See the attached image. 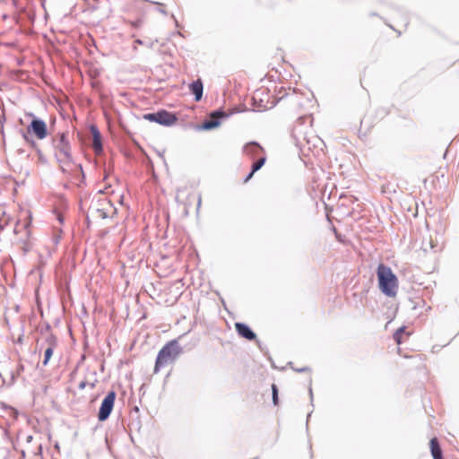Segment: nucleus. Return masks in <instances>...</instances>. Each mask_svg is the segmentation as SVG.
I'll use <instances>...</instances> for the list:
<instances>
[{"label":"nucleus","mask_w":459,"mask_h":459,"mask_svg":"<svg viewBox=\"0 0 459 459\" xmlns=\"http://www.w3.org/2000/svg\"><path fill=\"white\" fill-rule=\"evenodd\" d=\"M51 143L54 150V157L59 164L61 171L67 173L70 170L71 164L74 162L72 147L67 134L65 132L57 133L52 138Z\"/></svg>","instance_id":"f257e3e1"},{"label":"nucleus","mask_w":459,"mask_h":459,"mask_svg":"<svg viewBox=\"0 0 459 459\" xmlns=\"http://www.w3.org/2000/svg\"><path fill=\"white\" fill-rule=\"evenodd\" d=\"M183 351L178 340L174 339L166 343L159 351L156 358L154 373H158L161 368L173 362Z\"/></svg>","instance_id":"f03ea898"},{"label":"nucleus","mask_w":459,"mask_h":459,"mask_svg":"<svg viewBox=\"0 0 459 459\" xmlns=\"http://www.w3.org/2000/svg\"><path fill=\"white\" fill-rule=\"evenodd\" d=\"M378 284L381 291L387 297H394L397 292V277L391 268L380 264L377 267Z\"/></svg>","instance_id":"7ed1b4c3"},{"label":"nucleus","mask_w":459,"mask_h":459,"mask_svg":"<svg viewBox=\"0 0 459 459\" xmlns=\"http://www.w3.org/2000/svg\"><path fill=\"white\" fill-rule=\"evenodd\" d=\"M143 118L150 122H154L165 126H170L178 121L176 114L165 109H160L157 112L144 114Z\"/></svg>","instance_id":"20e7f679"},{"label":"nucleus","mask_w":459,"mask_h":459,"mask_svg":"<svg viewBox=\"0 0 459 459\" xmlns=\"http://www.w3.org/2000/svg\"><path fill=\"white\" fill-rule=\"evenodd\" d=\"M116 396V392L110 391L102 400L98 412V420L100 421H105L109 418L114 408Z\"/></svg>","instance_id":"39448f33"},{"label":"nucleus","mask_w":459,"mask_h":459,"mask_svg":"<svg viewBox=\"0 0 459 459\" xmlns=\"http://www.w3.org/2000/svg\"><path fill=\"white\" fill-rule=\"evenodd\" d=\"M32 120L27 126L29 134H34L38 139L42 140L48 136V126L44 120L30 114Z\"/></svg>","instance_id":"423d86ee"},{"label":"nucleus","mask_w":459,"mask_h":459,"mask_svg":"<svg viewBox=\"0 0 459 459\" xmlns=\"http://www.w3.org/2000/svg\"><path fill=\"white\" fill-rule=\"evenodd\" d=\"M226 117L227 115L222 110H214L210 114L209 117L203 122L201 128L206 131L216 128L220 126L221 120Z\"/></svg>","instance_id":"0eeeda50"},{"label":"nucleus","mask_w":459,"mask_h":459,"mask_svg":"<svg viewBox=\"0 0 459 459\" xmlns=\"http://www.w3.org/2000/svg\"><path fill=\"white\" fill-rule=\"evenodd\" d=\"M90 130L92 135V144L91 147L94 152L99 155L103 152V145L101 140V134L100 130L95 125H91L90 126Z\"/></svg>","instance_id":"6e6552de"},{"label":"nucleus","mask_w":459,"mask_h":459,"mask_svg":"<svg viewBox=\"0 0 459 459\" xmlns=\"http://www.w3.org/2000/svg\"><path fill=\"white\" fill-rule=\"evenodd\" d=\"M235 329L238 334L248 341H254L256 339L255 333L245 323H235Z\"/></svg>","instance_id":"1a4fd4ad"},{"label":"nucleus","mask_w":459,"mask_h":459,"mask_svg":"<svg viewBox=\"0 0 459 459\" xmlns=\"http://www.w3.org/2000/svg\"><path fill=\"white\" fill-rule=\"evenodd\" d=\"M244 152L252 159L260 157V153L264 152V149L256 142H250L243 148Z\"/></svg>","instance_id":"9d476101"},{"label":"nucleus","mask_w":459,"mask_h":459,"mask_svg":"<svg viewBox=\"0 0 459 459\" xmlns=\"http://www.w3.org/2000/svg\"><path fill=\"white\" fill-rule=\"evenodd\" d=\"M189 90L195 96V100L199 101L203 97L204 84L201 79H197L189 84Z\"/></svg>","instance_id":"9b49d317"},{"label":"nucleus","mask_w":459,"mask_h":459,"mask_svg":"<svg viewBox=\"0 0 459 459\" xmlns=\"http://www.w3.org/2000/svg\"><path fill=\"white\" fill-rule=\"evenodd\" d=\"M429 444L433 459H444L442 449L436 437L431 438Z\"/></svg>","instance_id":"f8f14e48"},{"label":"nucleus","mask_w":459,"mask_h":459,"mask_svg":"<svg viewBox=\"0 0 459 459\" xmlns=\"http://www.w3.org/2000/svg\"><path fill=\"white\" fill-rule=\"evenodd\" d=\"M252 100H253V106L255 108H256L258 111L262 110V109H267V108H271L273 107V105H271L270 107L267 105L268 104V101H266V103L264 102V100L263 99H259L258 100V94H255L253 96L252 98Z\"/></svg>","instance_id":"ddd939ff"},{"label":"nucleus","mask_w":459,"mask_h":459,"mask_svg":"<svg viewBox=\"0 0 459 459\" xmlns=\"http://www.w3.org/2000/svg\"><path fill=\"white\" fill-rule=\"evenodd\" d=\"M265 160H266V158L264 154L261 155L260 157H258L256 159V160H255L252 164L251 169L253 170V172L258 171L264 166V164L265 163Z\"/></svg>","instance_id":"4468645a"},{"label":"nucleus","mask_w":459,"mask_h":459,"mask_svg":"<svg viewBox=\"0 0 459 459\" xmlns=\"http://www.w3.org/2000/svg\"><path fill=\"white\" fill-rule=\"evenodd\" d=\"M372 126V123L371 121L369 120V117L368 116H365L361 120H360V129L359 131L361 132L363 127H365V132L363 133L364 135H366V134L368 133V131H369V129L371 128Z\"/></svg>","instance_id":"2eb2a0df"},{"label":"nucleus","mask_w":459,"mask_h":459,"mask_svg":"<svg viewBox=\"0 0 459 459\" xmlns=\"http://www.w3.org/2000/svg\"><path fill=\"white\" fill-rule=\"evenodd\" d=\"M22 136L23 140L34 150L39 147L38 143L29 135L28 131L27 132H22Z\"/></svg>","instance_id":"dca6fc26"},{"label":"nucleus","mask_w":459,"mask_h":459,"mask_svg":"<svg viewBox=\"0 0 459 459\" xmlns=\"http://www.w3.org/2000/svg\"><path fill=\"white\" fill-rule=\"evenodd\" d=\"M53 352H54V349H52V347H48L46 350H45V352H44V359L42 361V364L43 366H47L50 358L52 357L53 355Z\"/></svg>","instance_id":"f3484780"},{"label":"nucleus","mask_w":459,"mask_h":459,"mask_svg":"<svg viewBox=\"0 0 459 459\" xmlns=\"http://www.w3.org/2000/svg\"><path fill=\"white\" fill-rule=\"evenodd\" d=\"M272 399L274 405H277L279 403L278 387L275 384L272 385Z\"/></svg>","instance_id":"a211bd4d"},{"label":"nucleus","mask_w":459,"mask_h":459,"mask_svg":"<svg viewBox=\"0 0 459 459\" xmlns=\"http://www.w3.org/2000/svg\"><path fill=\"white\" fill-rule=\"evenodd\" d=\"M405 331V327L404 326H402L400 327L399 329H397V331L394 333V341L400 344L402 342V334Z\"/></svg>","instance_id":"6ab92c4d"},{"label":"nucleus","mask_w":459,"mask_h":459,"mask_svg":"<svg viewBox=\"0 0 459 459\" xmlns=\"http://www.w3.org/2000/svg\"><path fill=\"white\" fill-rule=\"evenodd\" d=\"M9 220V217H6V213L4 212L0 218V230H3L8 225Z\"/></svg>","instance_id":"aec40b11"},{"label":"nucleus","mask_w":459,"mask_h":459,"mask_svg":"<svg viewBox=\"0 0 459 459\" xmlns=\"http://www.w3.org/2000/svg\"><path fill=\"white\" fill-rule=\"evenodd\" d=\"M46 342L48 344V347H52V349H54L56 346V338L53 334H49L46 338Z\"/></svg>","instance_id":"412c9836"},{"label":"nucleus","mask_w":459,"mask_h":459,"mask_svg":"<svg viewBox=\"0 0 459 459\" xmlns=\"http://www.w3.org/2000/svg\"><path fill=\"white\" fill-rule=\"evenodd\" d=\"M35 151L37 152L39 162H41L43 164L47 163L48 162L47 158L42 153L41 150L38 147L37 149H35Z\"/></svg>","instance_id":"4be33fe9"},{"label":"nucleus","mask_w":459,"mask_h":459,"mask_svg":"<svg viewBox=\"0 0 459 459\" xmlns=\"http://www.w3.org/2000/svg\"><path fill=\"white\" fill-rule=\"evenodd\" d=\"M2 431H3V437L5 439H7V440L11 441L12 443H13V441L12 440V437L9 435V431L6 429H3ZM13 448L15 449V445L13 444Z\"/></svg>","instance_id":"5701e85b"},{"label":"nucleus","mask_w":459,"mask_h":459,"mask_svg":"<svg viewBox=\"0 0 459 459\" xmlns=\"http://www.w3.org/2000/svg\"><path fill=\"white\" fill-rule=\"evenodd\" d=\"M255 172H253V170L251 169V171L247 175V177L245 178L244 179V183H247V181H249L253 175L255 174Z\"/></svg>","instance_id":"b1692460"},{"label":"nucleus","mask_w":459,"mask_h":459,"mask_svg":"<svg viewBox=\"0 0 459 459\" xmlns=\"http://www.w3.org/2000/svg\"><path fill=\"white\" fill-rule=\"evenodd\" d=\"M88 385V383H87V382H85V381H82V382L79 384L78 387H79L80 389H84V388L86 387V385Z\"/></svg>","instance_id":"393cba45"},{"label":"nucleus","mask_w":459,"mask_h":459,"mask_svg":"<svg viewBox=\"0 0 459 459\" xmlns=\"http://www.w3.org/2000/svg\"><path fill=\"white\" fill-rule=\"evenodd\" d=\"M295 370H296L297 372H305V371L309 370V368H307V367H304V368H296Z\"/></svg>","instance_id":"a878e982"},{"label":"nucleus","mask_w":459,"mask_h":459,"mask_svg":"<svg viewBox=\"0 0 459 459\" xmlns=\"http://www.w3.org/2000/svg\"><path fill=\"white\" fill-rule=\"evenodd\" d=\"M15 381V376L13 373H11V380H10V383L9 385H13Z\"/></svg>","instance_id":"bb28decb"},{"label":"nucleus","mask_w":459,"mask_h":459,"mask_svg":"<svg viewBox=\"0 0 459 459\" xmlns=\"http://www.w3.org/2000/svg\"><path fill=\"white\" fill-rule=\"evenodd\" d=\"M309 396H310L311 403L313 404V391H312L311 387H309Z\"/></svg>","instance_id":"cd10ccee"},{"label":"nucleus","mask_w":459,"mask_h":459,"mask_svg":"<svg viewBox=\"0 0 459 459\" xmlns=\"http://www.w3.org/2000/svg\"><path fill=\"white\" fill-rule=\"evenodd\" d=\"M32 438H33V437H32V436H31V435L27 436V437H26V442H27V443H30V442H31V440H32Z\"/></svg>","instance_id":"c85d7f7f"},{"label":"nucleus","mask_w":459,"mask_h":459,"mask_svg":"<svg viewBox=\"0 0 459 459\" xmlns=\"http://www.w3.org/2000/svg\"><path fill=\"white\" fill-rule=\"evenodd\" d=\"M158 11H159L160 13L164 14V15H166V14H167V12H166L163 8H161V7H159Z\"/></svg>","instance_id":"c756f323"},{"label":"nucleus","mask_w":459,"mask_h":459,"mask_svg":"<svg viewBox=\"0 0 459 459\" xmlns=\"http://www.w3.org/2000/svg\"><path fill=\"white\" fill-rule=\"evenodd\" d=\"M57 220H58L61 223H63V221H64V217H63L61 214H58V215H57Z\"/></svg>","instance_id":"7c9ffc66"},{"label":"nucleus","mask_w":459,"mask_h":459,"mask_svg":"<svg viewBox=\"0 0 459 459\" xmlns=\"http://www.w3.org/2000/svg\"><path fill=\"white\" fill-rule=\"evenodd\" d=\"M201 201H202V199H201V195H198V201H197V209H198V208L200 207V205H201Z\"/></svg>","instance_id":"2f4dec72"},{"label":"nucleus","mask_w":459,"mask_h":459,"mask_svg":"<svg viewBox=\"0 0 459 459\" xmlns=\"http://www.w3.org/2000/svg\"><path fill=\"white\" fill-rule=\"evenodd\" d=\"M88 385L91 386V389H93L95 387V384L94 383H90Z\"/></svg>","instance_id":"473e14b6"},{"label":"nucleus","mask_w":459,"mask_h":459,"mask_svg":"<svg viewBox=\"0 0 459 459\" xmlns=\"http://www.w3.org/2000/svg\"><path fill=\"white\" fill-rule=\"evenodd\" d=\"M21 455H22V458L25 457V452L23 450L22 451Z\"/></svg>","instance_id":"72a5a7b5"},{"label":"nucleus","mask_w":459,"mask_h":459,"mask_svg":"<svg viewBox=\"0 0 459 459\" xmlns=\"http://www.w3.org/2000/svg\"><path fill=\"white\" fill-rule=\"evenodd\" d=\"M135 42L138 43V44H142L143 43L141 39H136Z\"/></svg>","instance_id":"f704fd0d"},{"label":"nucleus","mask_w":459,"mask_h":459,"mask_svg":"<svg viewBox=\"0 0 459 459\" xmlns=\"http://www.w3.org/2000/svg\"><path fill=\"white\" fill-rule=\"evenodd\" d=\"M310 416H311V412L307 414V422L308 421V419L310 418Z\"/></svg>","instance_id":"c9c22d12"},{"label":"nucleus","mask_w":459,"mask_h":459,"mask_svg":"<svg viewBox=\"0 0 459 459\" xmlns=\"http://www.w3.org/2000/svg\"><path fill=\"white\" fill-rule=\"evenodd\" d=\"M79 169L82 171V167L81 164L78 165Z\"/></svg>","instance_id":"e433bc0d"}]
</instances>
